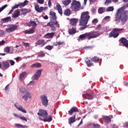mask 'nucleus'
<instances>
[{
  "instance_id": "f257e3e1",
  "label": "nucleus",
  "mask_w": 128,
  "mask_h": 128,
  "mask_svg": "<svg viewBox=\"0 0 128 128\" xmlns=\"http://www.w3.org/2000/svg\"><path fill=\"white\" fill-rule=\"evenodd\" d=\"M90 19V12L86 11L82 12L81 14V16L80 19L79 26L81 27L80 28V30H84L88 28V20Z\"/></svg>"
},
{
  "instance_id": "f03ea898",
  "label": "nucleus",
  "mask_w": 128,
  "mask_h": 128,
  "mask_svg": "<svg viewBox=\"0 0 128 128\" xmlns=\"http://www.w3.org/2000/svg\"><path fill=\"white\" fill-rule=\"evenodd\" d=\"M50 14L51 16V20L50 22L47 24V26L51 28L52 32H54L56 26L60 28V24H58V22L56 21L57 18L56 12H50Z\"/></svg>"
},
{
  "instance_id": "7ed1b4c3",
  "label": "nucleus",
  "mask_w": 128,
  "mask_h": 128,
  "mask_svg": "<svg viewBox=\"0 0 128 128\" xmlns=\"http://www.w3.org/2000/svg\"><path fill=\"white\" fill-rule=\"evenodd\" d=\"M100 36V34L96 31H92L89 32H86L84 34H82L79 36V38L81 40H84L86 38H87L88 40H92V38H96Z\"/></svg>"
},
{
  "instance_id": "20e7f679",
  "label": "nucleus",
  "mask_w": 128,
  "mask_h": 128,
  "mask_svg": "<svg viewBox=\"0 0 128 128\" xmlns=\"http://www.w3.org/2000/svg\"><path fill=\"white\" fill-rule=\"evenodd\" d=\"M39 112L37 113L38 116H42L44 119L42 120L44 122H50L52 120V116H48V111L46 110H44L42 109H40L38 110Z\"/></svg>"
},
{
  "instance_id": "39448f33",
  "label": "nucleus",
  "mask_w": 128,
  "mask_h": 128,
  "mask_svg": "<svg viewBox=\"0 0 128 128\" xmlns=\"http://www.w3.org/2000/svg\"><path fill=\"white\" fill-rule=\"evenodd\" d=\"M124 30V28H114L112 31L109 34L110 38H116L120 36V34H122Z\"/></svg>"
},
{
  "instance_id": "423d86ee",
  "label": "nucleus",
  "mask_w": 128,
  "mask_h": 128,
  "mask_svg": "<svg viewBox=\"0 0 128 128\" xmlns=\"http://www.w3.org/2000/svg\"><path fill=\"white\" fill-rule=\"evenodd\" d=\"M82 4L80 1H77L76 0H74L72 2L70 6V10L72 12H78L80 10Z\"/></svg>"
},
{
  "instance_id": "0eeeda50",
  "label": "nucleus",
  "mask_w": 128,
  "mask_h": 128,
  "mask_svg": "<svg viewBox=\"0 0 128 128\" xmlns=\"http://www.w3.org/2000/svg\"><path fill=\"white\" fill-rule=\"evenodd\" d=\"M20 92L22 94V98L26 102L28 98H31L30 94L28 92L24 87H21L20 88Z\"/></svg>"
},
{
  "instance_id": "6e6552de",
  "label": "nucleus",
  "mask_w": 128,
  "mask_h": 128,
  "mask_svg": "<svg viewBox=\"0 0 128 128\" xmlns=\"http://www.w3.org/2000/svg\"><path fill=\"white\" fill-rule=\"evenodd\" d=\"M40 100L42 106H48V97L44 95H42L40 96Z\"/></svg>"
},
{
  "instance_id": "1a4fd4ad",
  "label": "nucleus",
  "mask_w": 128,
  "mask_h": 128,
  "mask_svg": "<svg viewBox=\"0 0 128 128\" xmlns=\"http://www.w3.org/2000/svg\"><path fill=\"white\" fill-rule=\"evenodd\" d=\"M94 93L93 92H88L82 94V97L90 100L94 98Z\"/></svg>"
},
{
  "instance_id": "9d476101",
  "label": "nucleus",
  "mask_w": 128,
  "mask_h": 128,
  "mask_svg": "<svg viewBox=\"0 0 128 128\" xmlns=\"http://www.w3.org/2000/svg\"><path fill=\"white\" fill-rule=\"evenodd\" d=\"M35 10L37 12H42L43 10H48V7H40V5L38 4H36L34 6Z\"/></svg>"
},
{
  "instance_id": "9b49d317",
  "label": "nucleus",
  "mask_w": 128,
  "mask_h": 128,
  "mask_svg": "<svg viewBox=\"0 0 128 128\" xmlns=\"http://www.w3.org/2000/svg\"><path fill=\"white\" fill-rule=\"evenodd\" d=\"M40 74H42V70H38L37 72H36L35 74L32 76V80H38L40 77Z\"/></svg>"
},
{
  "instance_id": "f8f14e48",
  "label": "nucleus",
  "mask_w": 128,
  "mask_h": 128,
  "mask_svg": "<svg viewBox=\"0 0 128 128\" xmlns=\"http://www.w3.org/2000/svg\"><path fill=\"white\" fill-rule=\"evenodd\" d=\"M28 0H25L24 1V2L22 3H20V4H16L15 6H14L12 8L13 9H16V8H18V6H28Z\"/></svg>"
},
{
  "instance_id": "ddd939ff",
  "label": "nucleus",
  "mask_w": 128,
  "mask_h": 128,
  "mask_svg": "<svg viewBox=\"0 0 128 128\" xmlns=\"http://www.w3.org/2000/svg\"><path fill=\"white\" fill-rule=\"evenodd\" d=\"M18 28V26L13 25L10 28H6V32H14Z\"/></svg>"
},
{
  "instance_id": "4468645a",
  "label": "nucleus",
  "mask_w": 128,
  "mask_h": 128,
  "mask_svg": "<svg viewBox=\"0 0 128 128\" xmlns=\"http://www.w3.org/2000/svg\"><path fill=\"white\" fill-rule=\"evenodd\" d=\"M46 44V42H44V40L40 39L38 40L36 43V46H44Z\"/></svg>"
},
{
  "instance_id": "2eb2a0df",
  "label": "nucleus",
  "mask_w": 128,
  "mask_h": 128,
  "mask_svg": "<svg viewBox=\"0 0 128 128\" xmlns=\"http://www.w3.org/2000/svg\"><path fill=\"white\" fill-rule=\"evenodd\" d=\"M68 114L72 116L74 112H78V109L76 107H72L70 111H68Z\"/></svg>"
},
{
  "instance_id": "dca6fc26",
  "label": "nucleus",
  "mask_w": 128,
  "mask_h": 128,
  "mask_svg": "<svg viewBox=\"0 0 128 128\" xmlns=\"http://www.w3.org/2000/svg\"><path fill=\"white\" fill-rule=\"evenodd\" d=\"M19 16H20V12L19 10H16L14 12V14H12V18H18Z\"/></svg>"
},
{
  "instance_id": "f3484780",
  "label": "nucleus",
  "mask_w": 128,
  "mask_h": 128,
  "mask_svg": "<svg viewBox=\"0 0 128 128\" xmlns=\"http://www.w3.org/2000/svg\"><path fill=\"white\" fill-rule=\"evenodd\" d=\"M76 32V27L74 26V27H72V28L68 29L69 34H71V35L74 34Z\"/></svg>"
},
{
  "instance_id": "a211bd4d",
  "label": "nucleus",
  "mask_w": 128,
  "mask_h": 128,
  "mask_svg": "<svg viewBox=\"0 0 128 128\" xmlns=\"http://www.w3.org/2000/svg\"><path fill=\"white\" fill-rule=\"evenodd\" d=\"M76 122V114H74L72 117L70 118L68 120V124L72 126V124L75 122Z\"/></svg>"
},
{
  "instance_id": "6ab92c4d",
  "label": "nucleus",
  "mask_w": 128,
  "mask_h": 128,
  "mask_svg": "<svg viewBox=\"0 0 128 128\" xmlns=\"http://www.w3.org/2000/svg\"><path fill=\"white\" fill-rule=\"evenodd\" d=\"M56 10H58V14H60V16H62V6L58 4L56 6Z\"/></svg>"
},
{
  "instance_id": "aec40b11",
  "label": "nucleus",
  "mask_w": 128,
  "mask_h": 128,
  "mask_svg": "<svg viewBox=\"0 0 128 128\" xmlns=\"http://www.w3.org/2000/svg\"><path fill=\"white\" fill-rule=\"evenodd\" d=\"M10 68V63L8 62H2V68L4 70H7Z\"/></svg>"
},
{
  "instance_id": "412c9836",
  "label": "nucleus",
  "mask_w": 128,
  "mask_h": 128,
  "mask_svg": "<svg viewBox=\"0 0 128 128\" xmlns=\"http://www.w3.org/2000/svg\"><path fill=\"white\" fill-rule=\"evenodd\" d=\"M22 12H21V16H26V14H28V12H32V10H28V9H22L20 10Z\"/></svg>"
},
{
  "instance_id": "4be33fe9",
  "label": "nucleus",
  "mask_w": 128,
  "mask_h": 128,
  "mask_svg": "<svg viewBox=\"0 0 128 128\" xmlns=\"http://www.w3.org/2000/svg\"><path fill=\"white\" fill-rule=\"evenodd\" d=\"M78 20L76 18H72L70 20V24L73 26H76V24H78Z\"/></svg>"
},
{
  "instance_id": "5701e85b",
  "label": "nucleus",
  "mask_w": 128,
  "mask_h": 128,
  "mask_svg": "<svg viewBox=\"0 0 128 128\" xmlns=\"http://www.w3.org/2000/svg\"><path fill=\"white\" fill-rule=\"evenodd\" d=\"M34 28H31L29 30H25L24 33L26 34H34Z\"/></svg>"
},
{
  "instance_id": "b1692460",
  "label": "nucleus",
  "mask_w": 128,
  "mask_h": 128,
  "mask_svg": "<svg viewBox=\"0 0 128 128\" xmlns=\"http://www.w3.org/2000/svg\"><path fill=\"white\" fill-rule=\"evenodd\" d=\"M16 108L17 110H20V112H24V114H26V110H24L22 106H20L19 107H17L16 105L15 104Z\"/></svg>"
},
{
  "instance_id": "393cba45",
  "label": "nucleus",
  "mask_w": 128,
  "mask_h": 128,
  "mask_svg": "<svg viewBox=\"0 0 128 128\" xmlns=\"http://www.w3.org/2000/svg\"><path fill=\"white\" fill-rule=\"evenodd\" d=\"M42 66V64L40 63L36 62L30 66V68H40Z\"/></svg>"
},
{
  "instance_id": "a878e982",
  "label": "nucleus",
  "mask_w": 128,
  "mask_h": 128,
  "mask_svg": "<svg viewBox=\"0 0 128 128\" xmlns=\"http://www.w3.org/2000/svg\"><path fill=\"white\" fill-rule=\"evenodd\" d=\"M38 26V24L36 22L34 21H30V24L28 25V26H34V28H35V26Z\"/></svg>"
},
{
  "instance_id": "bb28decb",
  "label": "nucleus",
  "mask_w": 128,
  "mask_h": 128,
  "mask_svg": "<svg viewBox=\"0 0 128 128\" xmlns=\"http://www.w3.org/2000/svg\"><path fill=\"white\" fill-rule=\"evenodd\" d=\"M3 22H10L12 20V18L10 17H6L2 20Z\"/></svg>"
},
{
  "instance_id": "cd10ccee",
  "label": "nucleus",
  "mask_w": 128,
  "mask_h": 128,
  "mask_svg": "<svg viewBox=\"0 0 128 128\" xmlns=\"http://www.w3.org/2000/svg\"><path fill=\"white\" fill-rule=\"evenodd\" d=\"M91 60L92 62H100V58H98L96 56H94L92 58Z\"/></svg>"
},
{
  "instance_id": "c85d7f7f",
  "label": "nucleus",
  "mask_w": 128,
  "mask_h": 128,
  "mask_svg": "<svg viewBox=\"0 0 128 128\" xmlns=\"http://www.w3.org/2000/svg\"><path fill=\"white\" fill-rule=\"evenodd\" d=\"M72 2V0H64L62 1V4L64 6H68Z\"/></svg>"
},
{
  "instance_id": "c756f323",
  "label": "nucleus",
  "mask_w": 128,
  "mask_h": 128,
  "mask_svg": "<svg viewBox=\"0 0 128 128\" xmlns=\"http://www.w3.org/2000/svg\"><path fill=\"white\" fill-rule=\"evenodd\" d=\"M64 14L65 16H70V8H68L64 11Z\"/></svg>"
},
{
  "instance_id": "7c9ffc66",
  "label": "nucleus",
  "mask_w": 128,
  "mask_h": 128,
  "mask_svg": "<svg viewBox=\"0 0 128 128\" xmlns=\"http://www.w3.org/2000/svg\"><path fill=\"white\" fill-rule=\"evenodd\" d=\"M86 62L88 66H94V63L92 62V61L90 60H86Z\"/></svg>"
},
{
  "instance_id": "2f4dec72",
  "label": "nucleus",
  "mask_w": 128,
  "mask_h": 128,
  "mask_svg": "<svg viewBox=\"0 0 128 128\" xmlns=\"http://www.w3.org/2000/svg\"><path fill=\"white\" fill-rule=\"evenodd\" d=\"M56 34V32H52L51 33H48L46 34L48 38H52L54 37V36Z\"/></svg>"
},
{
  "instance_id": "473e14b6",
  "label": "nucleus",
  "mask_w": 128,
  "mask_h": 128,
  "mask_svg": "<svg viewBox=\"0 0 128 128\" xmlns=\"http://www.w3.org/2000/svg\"><path fill=\"white\" fill-rule=\"evenodd\" d=\"M26 72H24L22 73H21L20 75V80H22L26 76Z\"/></svg>"
},
{
  "instance_id": "72a5a7b5",
  "label": "nucleus",
  "mask_w": 128,
  "mask_h": 128,
  "mask_svg": "<svg viewBox=\"0 0 128 128\" xmlns=\"http://www.w3.org/2000/svg\"><path fill=\"white\" fill-rule=\"evenodd\" d=\"M46 56V54L44 53L43 51H41L40 54L38 56V58H44Z\"/></svg>"
},
{
  "instance_id": "f704fd0d",
  "label": "nucleus",
  "mask_w": 128,
  "mask_h": 128,
  "mask_svg": "<svg viewBox=\"0 0 128 128\" xmlns=\"http://www.w3.org/2000/svg\"><path fill=\"white\" fill-rule=\"evenodd\" d=\"M98 12H99V14H104V8L102 7H100L98 10Z\"/></svg>"
},
{
  "instance_id": "c9c22d12",
  "label": "nucleus",
  "mask_w": 128,
  "mask_h": 128,
  "mask_svg": "<svg viewBox=\"0 0 128 128\" xmlns=\"http://www.w3.org/2000/svg\"><path fill=\"white\" fill-rule=\"evenodd\" d=\"M114 6H110L107 8L106 11V12H114Z\"/></svg>"
},
{
  "instance_id": "e433bc0d",
  "label": "nucleus",
  "mask_w": 128,
  "mask_h": 128,
  "mask_svg": "<svg viewBox=\"0 0 128 128\" xmlns=\"http://www.w3.org/2000/svg\"><path fill=\"white\" fill-rule=\"evenodd\" d=\"M10 47H6L4 49V52H6V54H10Z\"/></svg>"
},
{
  "instance_id": "4c0bfd02",
  "label": "nucleus",
  "mask_w": 128,
  "mask_h": 128,
  "mask_svg": "<svg viewBox=\"0 0 128 128\" xmlns=\"http://www.w3.org/2000/svg\"><path fill=\"white\" fill-rule=\"evenodd\" d=\"M45 48H46V50H52V48H54V46H47Z\"/></svg>"
},
{
  "instance_id": "58836bf2",
  "label": "nucleus",
  "mask_w": 128,
  "mask_h": 128,
  "mask_svg": "<svg viewBox=\"0 0 128 128\" xmlns=\"http://www.w3.org/2000/svg\"><path fill=\"white\" fill-rule=\"evenodd\" d=\"M8 6V4H5L2 8H0V12H2L4 10V8H7Z\"/></svg>"
},
{
  "instance_id": "ea45409f",
  "label": "nucleus",
  "mask_w": 128,
  "mask_h": 128,
  "mask_svg": "<svg viewBox=\"0 0 128 128\" xmlns=\"http://www.w3.org/2000/svg\"><path fill=\"white\" fill-rule=\"evenodd\" d=\"M104 4H106V6H108L110 4H112V0H106Z\"/></svg>"
},
{
  "instance_id": "a19ab883",
  "label": "nucleus",
  "mask_w": 128,
  "mask_h": 128,
  "mask_svg": "<svg viewBox=\"0 0 128 128\" xmlns=\"http://www.w3.org/2000/svg\"><path fill=\"white\" fill-rule=\"evenodd\" d=\"M105 118L107 122H112V119H110V118L109 116H106Z\"/></svg>"
},
{
  "instance_id": "79ce46f5",
  "label": "nucleus",
  "mask_w": 128,
  "mask_h": 128,
  "mask_svg": "<svg viewBox=\"0 0 128 128\" xmlns=\"http://www.w3.org/2000/svg\"><path fill=\"white\" fill-rule=\"evenodd\" d=\"M98 20L96 18H94L92 20V24H98Z\"/></svg>"
},
{
  "instance_id": "37998d69",
  "label": "nucleus",
  "mask_w": 128,
  "mask_h": 128,
  "mask_svg": "<svg viewBox=\"0 0 128 128\" xmlns=\"http://www.w3.org/2000/svg\"><path fill=\"white\" fill-rule=\"evenodd\" d=\"M37 2L40 4H43L44 2V0H37Z\"/></svg>"
},
{
  "instance_id": "c03bdc74",
  "label": "nucleus",
  "mask_w": 128,
  "mask_h": 128,
  "mask_svg": "<svg viewBox=\"0 0 128 128\" xmlns=\"http://www.w3.org/2000/svg\"><path fill=\"white\" fill-rule=\"evenodd\" d=\"M16 128H24V126L21 125L20 124H16Z\"/></svg>"
},
{
  "instance_id": "a18cd8bd",
  "label": "nucleus",
  "mask_w": 128,
  "mask_h": 128,
  "mask_svg": "<svg viewBox=\"0 0 128 128\" xmlns=\"http://www.w3.org/2000/svg\"><path fill=\"white\" fill-rule=\"evenodd\" d=\"M22 120H24V122H28V120H26V118L25 117H19Z\"/></svg>"
},
{
  "instance_id": "49530a36",
  "label": "nucleus",
  "mask_w": 128,
  "mask_h": 128,
  "mask_svg": "<svg viewBox=\"0 0 128 128\" xmlns=\"http://www.w3.org/2000/svg\"><path fill=\"white\" fill-rule=\"evenodd\" d=\"M23 46H30V44L28 42H23Z\"/></svg>"
},
{
  "instance_id": "de8ad7c7",
  "label": "nucleus",
  "mask_w": 128,
  "mask_h": 128,
  "mask_svg": "<svg viewBox=\"0 0 128 128\" xmlns=\"http://www.w3.org/2000/svg\"><path fill=\"white\" fill-rule=\"evenodd\" d=\"M48 6L49 8H50L52 6V0H48Z\"/></svg>"
},
{
  "instance_id": "09e8293b",
  "label": "nucleus",
  "mask_w": 128,
  "mask_h": 128,
  "mask_svg": "<svg viewBox=\"0 0 128 128\" xmlns=\"http://www.w3.org/2000/svg\"><path fill=\"white\" fill-rule=\"evenodd\" d=\"M96 30H102V25L101 24H99L97 26V27L96 28Z\"/></svg>"
},
{
  "instance_id": "8fccbe9b",
  "label": "nucleus",
  "mask_w": 128,
  "mask_h": 128,
  "mask_svg": "<svg viewBox=\"0 0 128 128\" xmlns=\"http://www.w3.org/2000/svg\"><path fill=\"white\" fill-rule=\"evenodd\" d=\"M6 44V41L2 40V42H0V46H4Z\"/></svg>"
},
{
  "instance_id": "3c124183",
  "label": "nucleus",
  "mask_w": 128,
  "mask_h": 128,
  "mask_svg": "<svg viewBox=\"0 0 128 128\" xmlns=\"http://www.w3.org/2000/svg\"><path fill=\"white\" fill-rule=\"evenodd\" d=\"M10 62L11 66H14L15 64L14 61L12 60H10Z\"/></svg>"
},
{
  "instance_id": "603ef678",
  "label": "nucleus",
  "mask_w": 128,
  "mask_h": 128,
  "mask_svg": "<svg viewBox=\"0 0 128 128\" xmlns=\"http://www.w3.org/2000/svg\"><path fill=\"white\" fill-rule=\"evenodd\" d=\"M93 126H94V128H100V125H98V124H93Z\"/></svg>"
},
{
  "instance_id": "864d4df0",
  "label": "nucleus",
  "mask_w": 128,
  "mask_h": 128,
  "mask_svg": "<svg viewBox=\"0 0 128 128\" xmlns=\"http://www.w3.org/2000/svg\"><path fill=\"white\" fill-rule=\"evenodd\" d=\"M35 82L34 81H31L29 84V86H32V84H34Z\"/></svg>"
},
{
  "instance_id": "5fc2aeb1",
  "label": "nucleus",
  "mask_w": 128,
  "mask_h": 128,
  "mask_svg": "<svg viewBox=\"0 0 128 128\" xmlns=\"http://www.w3.org/2000/svg\"><path fill=\"white\" fill-rule=\"evenodd\" d=\"M124 126H125V128H128V122H126L124 124Z\"/></svg>"
},
{
  "instance_id": "6e6d98bb",
  "label": "nucleus",
  "mask_w": 128,
  "mask_h": 128,
  "mask_svg": "<svg viewBox=\"0 0 128 128\" xmlns=\"http://www.w3.org/2000/svg\"><path fill=\"white\" fill-rule=\"evenodd\" d=\"M14 8H12V9L9 12L8 14H12V12H14Z\"/></svg>"
},
{
  "instance_id": "4d7b16f0",
  "label": "nucleus",
  "mask_w": 128,
  "mask_h": 128,
  "mask_svg": "<svg viewBox=\"0 0 128 128\" xmlns=\"http://www.w3.org/2000/svg\"><path fill=\"white\" fill-rule=\"evenodd\" d=\"M22 68H26V64H23L22 66Z\"/></svg>"
},
{
  "instance_id": "13d9d810",
  "label": "nucleus",
  "mask_w": 128,
  "mask_h": 128,
  "mask_svg": "<svg viewBox=\"0 0 128 128\" xmlns=\"http://www.w3.org/2000/svg\"><path fill=\"white\" fill-rule=\"evenodd\" d=\"M54 46H58V42H56L54 43Z\"/></svg>"
},
{
  "instance_id": "bf43d9fd",
  "label": "nucleus",
  "mask_w": 128,
  "mask_h": 128,
  "mask_svg": "<svg viewBox=\"0 0 128 128\" xmlns=\"http://www.w3.org/2000/svg\"><path fill=\"white\" fill-rule=\"evenodd\" d=\"M110 16H106L104 18L106 20H110Z\"/></svg>"
},
{
  "instance_id": "052dcab7",
  "label": "nucleus",
  "mask_w": 128,
  "mask_h": 128,
  "mask_svg": "<svg viewBox=\"0 0 128 128\" xmlns=\"http://www.w3.org/2000/svg\"><path fill=\"white\" fill-rule=\"evenodd\" d=\"M13 115L14 116H16V118H20V116H18V114H16V113H14Z\"/></svg>"
},
{
  "instance_id": "680f3d73",
  "label": "nucleus",
  "mask_w": 128,
  "mask_h": 128,
  "mask_svg": "<svg viewBox=\"0 0 128 128\" xmlns=\"http://www.w3.org/2000/svg\"><path fill=\"white\" fill-rule=\"evenodd\" d=\"M124 85L126 86H128V82H124Z\"/></svg>"
},
{
  "instance_id": "e2e57ef3",
  "label": "nucleus",
  "mask_w": 128,
  "mask_h": 128,
  "mask_svg": "<svg viewBox=\"0 0 128 128\" xmlns=\"http://www.w3.org/2000/svg\"><path fill=\"white\" fill-rule=\"evenodd\" d=\"M58 44L59 46H62V44H64V42H58Z\"/></svg>"
},
{
  "instance_id": "0e129e2a",
  "label": "nucleus",
  "mask_w": 128,
  "mask_h": 128,
  "mask_svg": "<svg viewBox=\"0 0 128 128\" xmlns=\"http://www.w3.org/2000/svg\"><path fill=\"white\" fill-rule=\"evenodd\" d=\"M8 86L10 84H8L6 87H5V90H8Z\"/></svg>"
},
{
  "instance_id": "69168bd1",
  "label": "nucleus",
  "mask_w": 128,
  "mask_h": 128,
  "mask_svg": "<svg viewBox=\"0 0 128 128\" xmlns=\"http://www.w3.org/2000/svg\"><path fill=\"white\" fill-rule=\"evenodd\" d=\"M44 20H48V16H44Z\"/></svg>"
},
{
  "instance_id": "338daca9",
  "label": "nucleus",
  "mask_w": 128,
  "mask_h": 128,
  "mask_svg": "<svg viewBox=\"0 0 128 128\" xmlns=\"http://www.w3.org/2000/svg\"><path fill=\"white\" fill-rule=\"evenodd\" d=\"M20 57H17L16 58H15L17 62L18 60H20Z\"/></svg>"
},
{
  "instance_id": "774afa93",
  "label": "nucleus",
  "mask_w": 128,
  "mask_h": 128,
  "mask_svg": "<svg viewBox=\"0 0 128 128\" xmlns=\"http://www.w3.org/2000/svg\"><path fill=\"white\" fill-rule=\"evenodd\" d=\"M92 12L93 13H94V12H96V9L92 8Z\"/></svg>"
}]
</instances>
